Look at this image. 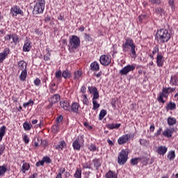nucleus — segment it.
<instances>
[{
  "label": "nucleus",
  "mask_w": 178,
  "mask_h": 178,
  "mask_svg": "<svg viewBox=\"0 0 178 178\" xmlns=\"http://www.w3.org/2000/svg\"><path fill=\"white\" fill-rule=\"evenodd\" d=\"M90 70L92 72H98L99 70V63L97 61H93L90 63Z\"/></svg>",
  "instance_id": "nucleus-24"
},
{
  "label": "nucleus",
  "mask_w": 178,
  "mask_h": 178,
  "mask_svg": "<svg viewBox=\"0 0 178 178\" xmlns=\"http://www.w3.org/2000/svg\"><path fill=\"white\" fill-rule=\"evenodd\" d=\"M5 134H6V126L3 125L0 127V143L2 141Z\"/></svg>",
  "instance_id": "nucleus-29"
},
{
  "label": "nucleus",
  "mask_w": 178,
  "mask_h": 178,
  "mask_svg": "<svg viewBox=\"0 0 178 178\" xmlns=\"http://www.w3.org/2000/svg\"><path fill=\"white\" fill-rule=\"evenodd\" d=\"M80 104L77 102H73L71 105V111L74 113H79V109H80Z\"/></svg>",
  "instance_id": "nucleus-23"
},
{
  "label": "nucleus",
  "mask_w": 178,
  "mask_h": 178,
  "mask_svg": "<svg viewBox=\"0 0 178 178\" xmlns=\"http://www.w3.org/2000/svg\"><path fill=\"white\" fill-rule=\"evenodd\" d=\"M60 106L64 111H69V109H70V103H69L67 100H61L60 102Z\"/></svg>",
  "instance_id": "nucleus-18"
},
{
  "label": "nucleus",
  "mask_w": 178,
  "mask_h": 178,
  "mask_svg": "<svg viewBox=\"0 0 178 178\" xmlns=\"http://www.w3.org/2000/svg\"><path fill=\"white\" fill-rule=\"evenodd\" d=\"M8 54H10V49L9 47H6L4 50L0 53V64L3 63V60L6 59Z\"/></svg>",
  "instance_id": "nucleus-14"
},
{
  "label": "nucleus",
  "mask_w": 178,
  "mask_h": 178,
  "mask_svg": "<svg viewBox=\"0 0 178 178\" xmlns=\"http://www.w3.org/2000/svg\"><path fill=\"white\" fill-rule=\"evenodd\" d=\"M85 40H86V41H92V38H91V35L88 34V33H85Z\"/></svg>",
  "instance_id": "nucleus-61"
},
{
  "label": "nucleus",
  "mask_w": 178,
  "mask_h": 178,
  "mask_svg": "<svg viewBox=\"0 0 178 178\" xmlns=\"http://www.w3.org/2000/svg\"><path fill=\"white\" fill-rule=\"evenodd\" d=\"M33 125L27 122L23 123V128L25 130V131H30Z\"/></svg>",
  "instance_id": "nucleus-35"
},
{
  "label": "nucleus",
  "mask_w": 178,
  "mask_h": 178,
  "mask_svg": "<svg viewBox=\"0 0 178 178\" xmlns=\"http://www.w3.org/2000/svg\"><path fill=\"white\" fill-rule=\"evenodd\" d=\"M23 163L22 172L26 173L30 169V163H26L24 161H23Z\"/></svg>",
  "instance_id": "nucleus-36"
},
{
  "label": "nucleus",
  "mask_w": 178,
  "mask_h": 178,
  "mask_svg": "<svg viewBox=\"0 0 178 178\" xmlns=\"http://www.w3.org/2000/svg\"><path fill=\"white\" fill-rule=\"evenodd\" d=\"M26 79H27V70L22 71L21 74H19L20 81H25Z\"/></svg>",
  "instance_id": "nucleus-33"
},
{
  "label": "nucleus",
  "mask_w": 178,
  "mask_h": 178,
  "mask_svg": "<svg viewBox=\"0 0 178 178\" xmlns=\"http://www.w3.org/2000/svg\"><path fill=\"white\" fill-rule=\"evenodd\" d=\"M156 54H159V45H156L152 50V54L155 55Z\"/></svg>",
  "instance_id": "nucleus-53"
},
{
  "label": "nucleus",
  "mask_w": 178,
  "mask_h": 178,
  "mask_svg": "<svg viewBox=\"0 0 178 178\" xmlns=\"http://www.w3.org/2000/svg\"><path fill=\"white\" fill-rule=\"evenodd\" d=\"M74 178H81V169L76 168L75 173L74 174Z\"/></svg>",
  "instance_id": "nucleus-42"
},
{
  "label": "nucleus",
  "mask_w": 178,
  "mask_h": 178,
  "mask_svg": "<svg viewBox=\"0 0 178 178\" xmlns=\"http://www.w3.org/2000/svg\"><path fill=\"white\" fill-rule=\"evenodd\" d=\"M155 12H156V15H160V16H162V15H163V12H165V10L162 8L157 7L155 8Z\"/></svg>",
  "instance_id": "nucleus-45"
},
{
  "label": "nucleus",
  "mask_w": 178,
  "mask_h": 178,
  "mask_svg": "<svg viewBox=\"0 0 178 178\" xmlns=\"http://www.w3.org/2000/svg\"><path fill=\"white\" fill-rule=\"evenodd\" d=\"M66 169L63 167H61L58 169V172L55 178H62V175L65 173Z\"/></svg>",
  "instance_id": "nucleus-37"
},
{
  "label": "nucleus",
  "mask_w": 178,
  "mask_h": 178,
  "mask_svg": "<svg viewBox=\"0 0 178 178\" xmlns=\"http://www.w3.org/2000/svg\"><path fill=\"white\" fill-rule=\"evenodd\" d=\"M99 62L103 66H109L112 62V57L109 55H102L99 58Z\"/></svg>",
  "instance_id": "nucleus-13"
},
{
  "label": "nucleus",
  "mask_w": 178,
  "mask_h": 178,
  "mask_svg": "<svg viewBox=\"0 0 178 178\" xmlns=\"http://www.w3.org/2000/svg\"><path fill=\"white\" fill-rule=\"evenodd\" d=\"M47 53L44 56V60L45 61H48V60H51V52H49V49H47Z\"/></svg>",
  "instance_id": "nucleus-49"
},
{
  "label": "nucleus",
  "mask_w": 178,
  "mask_h": 178,
  "mask_svg": "<svg viewBox=\"0 0 178 178\" xmlns=\"http://www.w3.org/2000/svg\"><path fill=\"white\" fill-rule=\"evenodd\" d=\"M129 154L126 152V150L122 149L118 154V163L119 165H124L127 162V158Z\"/></svg>",
  "instance_id": "nucleus-10"
},
{
  "label": "nucleus",
  "mask_w": 178,
  "mask_h": 178,
  "mask_svg": "<svg viewBox=\"0 0 178 178\" xmlns=\"http://www.w3.org/2000/svg\"><path fill=\"white\" fill-rule=\"evenodd\" d=\"M165 109L166 111H175L176 109V103L170 102L166 104Z\"/></svg>",
  "instance_id": "nucleus-26"
},
{
  "label": "nucleus",
  "mask_w": 178,
  "mask_h": 178,
  "mask_svg": "<svg viewBox=\"0 0 178 178\" xmlns=\"http://www.w3.org/2000/svg\"><path fill=\"white\" fill-rule=\"evenodd\" d=\"M92 104H93V107L92 109L93 111H97L98 108H99L100 105L98 104V102L97 100H92Z\"/></svg>",
  "instance_id": "nucleus-50"
},
{
  "label": "nucleus",
  "mask_w": 178,
  "mask_h": 178,
  "mask_svg": "<svg viewBox=\"0 0 178 178\" xmlns=\"http://www.w3.org/2000/svg\"><path fill=\"white\" fill-rule=\"evenodd\" d=\"M168 4L170 5L172 10H175V0H169L168 1Z\"/></svg>",
  "instance_id": "nucleus-55"
},
{
  "label": "nucleus",
  "mask_w": 178,
  "mask_h": 178,
  "mask_svg": "<svg viewBox=\"0 0 178 178\" xmlns=\"http://www.w3.org/2000/svg\"><path fill=\"white\" fill-rule=\"evenodd\" d=\"M133 138H134V134H127L120 136L118 139V143L119 145H123V144L129 143V140H133Z\"/></svg>",
  "instance_id": "nucleus-8"
},
{
  "label": "nucleus",
  "mask_w": 178,
  "mask_h": 178,
  "mask_svg": "<svg viewBox=\"0 0 178 178\" xmlns=\"http://www.w3.org/2000/svg\"><path fill=\"white\" fill-rule=\"evenodd\" d=\"M42 159L44 163L49 164V163H51V162H52V160H51V158H49V156H43Z\"/></svg>",
  "instance_id": "nucleus-47"
},
{
  "label": "nucleus",
  "mask_w": 178,
  "mask_h": 178,
  "mask_svg": "<svg viewBox=\"0 0 178 178\" xmlns=\"http://www.w3.org/2000/svg\"><path fill=\"white\" fill-rule=\"evenodd\" d=\"M6 172H8L6 165L3 164V165H0V177L5 176V173H6Z\"/></svg>",
  "instance_id": "nucleus-32"
},
{
  "label": "nucleus",
  "mask_w": 178,
  "mask_h": 178,
  "mask_svg": "<svg viewBox=\"0 0 178 178\" xmlns=\"http://www.w3.org/2000/svg\"><path fill=\"white\" fill-rule=\"evenodd\" d=\"M98 98H99V93L97 91V92H95V93H93L92 101H97V99H98Z\"/></svg>",
  "instance_id": "nucleus-60"
},
{
  "label": "nucleus",
  "mask_w": 178,
  "mask_h": 178,
  "mask_svg": "<svg viewBox=\"0 0 178 178\" xmlns=\"http://www.w3.org/2000/svg\"><path fill=\"white\" fill-rule=\"evenodd\" d=\"M138 161H143V158H135V159H131V163L134 166L137 165L138 163Z\"/></svg>",
  "instance_id": "nucleus-44"
},
{
  "label": "nucleus",
  "mask_w": 178,
  "mask_h": 178,
  "mask_svg": "<svg viewBox=\"0 0 178 178\" xmlns=\"http://www.w3.org/2000/svg\"><path fill=\"white\" fill-rule=\"evenodd\" d=\"M120 126H122V124L120 123H112V124H108L106 125L107 129H108L109 130H113V129H119V127H120Z\"/></svg>",
  "instance_id": "nucleus-30"
},
{
  "label": "nucleus",
  "mask_w": 178,
  "mask_h": 178,
  "mask_svg": "<svg viewBox=\"0 0 178 178\" xmlns=\"http://www.w3.org/2000/svg\"><path fill=\"white\" fill-rule=\"evenodd\" d=\"M34 105V101L29 99V102L23 103L24 108H27V106H33Z\"/></svg>",
  "instance_id": "nucleus-43"
},
{
  "label": "nucleus",
  "mask_w": 178,
  "mask_h": 178,
  "mask_svg": "<svg viewBox=\"0 0 178 178\" xmlns=\"http://www.w3.org/2000/svg\"><path fill=\"white\" fill-rule=\"evenodd\" d=\"M66 142H65V140H61L59 142V144L56 146V149H58V151H62V149H63V148H66Z\"/></svg>",
  "instance_id": "nucleus-27"
},
{
  "label": "nucleus",
  "mask_w": 178,
  "mask_h": 178,
  "mask_svg": "<svg viewBox=\"0 0 178 178\" xmlns=\"http://www.w3.org/2000/svg\"><path fill=\"white\" fill-rule=\"evenodd\" d=\"M63 120V115H60L56 118V124H59Z\"/></svg>",
  "instance_id": "nucleus-54"
},
{
  "label": "nucleus",
  "mask_w": 178,
  "mask_h": 178,
  "mask_svg": "<svg viewBox=\"0 0 178 178\" xmlns=\"http://www.w3.org/2000/svg\"><path fill=\"white\" fill-rule=\"evenodd\" d=\"M51 131L54 134H58L59 133V124H56L53 125L51 128Z\"/></svg>",
  "instance_id": "nucleus-38"
},
{
  "label": "nucleus",
  "mask_w": 178,
  "mask_h": 178,
  "mask_svg": "<svg viewBox=\"0 0 178 178\" xmlns=\"http://www.w3.org/2000/svg\"><path fill=\"white\" fill-rule=\"evenodd\" d=\"M105 116H106V110H105V109L101 110V111L99 114V120H102V119H104V118H105Z\"/></svg>",
  "instance_id": "nucleus-39"
},
{
  "label": "nucleus",
  "mask_w": 178,
  "mask_h": 178,
  "mask_svg": "<svg viewBox=\"0 0 178 178\" xmlns=\"http://www.w3.org/2000/svg\"><path fill=\"white\" fill-rule=\"evenodd\" d=\"M88 149L89 151H90L91 152H95V151H97V145H94V144H91L89 147H88Z\"/></svg>",
  "instance_id": "nucleus-51"
},
{
  "label": "nucleus",
  "mask_w": 178,
  "mask_h": 178,
  "mask_svg": "<svg viewBox=\"0 0 178 178\" xmlns=\"http://www.w3.org/2000/svg\"><path fill=\"white\" fill-rule=\"evenodd\" d=\"M31 49V41L26 40L23 46L24 52H30Z\"/></svg>",
  "instance_id": "nucleus-21"
},
{
  "label": "nucleus",
  "mask_w": 178,
  "mask_h": 178,
  "mask_svg": "<svg viewBox=\"0 0 178 178\" xmlns=\"http://www.w3.org/2000/svg\"><path fill=\"white\" fill-rule=\"evenodd\" d=\"M60 101V95L54 94V95L50 96L49 99V105L47 106V109H50L54 106V104H58Z\"/></svg>",
  "instance_id": "nucleus-11"
},
{
  "label": "nucleus",
  "mask_w": 178,
  "mask_h": 178,
  "mask_svg": "<svg viewBox=\"0 0 178 178\" xmlns=\"http://www.w3.org/2000/svg\"><path fill=\"white\" fill-rule=\"evenodd\" d=\"M22 138L24 143H25L26 144H29V143H30V138H29V136L26 134L22 135Z\"/></svg>",
  "instance_id": "nucleus-52"
},
{
  "label": "nucleus",
  "mask_w": 178,
  "mask_h": 178,
  "mask_svg": "<svg viewBox=\"0 0 178 178\" xmlns=\"http://www.w3.org/2000/svg\"><path fill=\"white\" fill-rule=\"evenodd\" d=\"M174 132H175V129H173V128L166 129L165 130H164V131L163 132L162 134H163V136H164V137L170 138Z\"/></svg>",
  "instance_id": "nucleus-19"
},
{
  "label": "nucleus",
  "mask_w": 178,
  "mask_h": 178,
  "mask_svg": "<svg viewBox=\"0 0 178 178\" xmlns=\"http://www.w3.org/2000/svg\"><path fill=\"white\" fill-rule=\"evenodd\" d=\"M149 2H151V3H153V4H157V5H159L161 3V0H149Z\"/></svg>",
  "instance_id": "nucleus-64"
},
{
  "label": "nucleus",
  "mask_w": 178,
  "mask_h": 178,
  "mask_svg": "<svg viewBox=\"0 0 178 178\" xmlns=\"http://www.w3.org/2000/svg\"><path fill=\"white\" fill-rule=\"evenodd\" d=\"M123 52H131V55L132 56H136V43H134V40L133 38L128 37L124 38V41L122 45Z\"/></svg>",
  "instance_id": "nucleus-1"
},
{
  "label": "nucleus",
  "mask_w": 178,
  "mask_h": 178,
  "mask_svg": "<svg viewBox=\"0 0 178 178\" xmlns=\"http://www.w3.org/2000/svg\"><path fill=\"white\" fill-rule=\"evenodd\" d=\"M79 47H80V38L76 35H72L70 38L68 51L70 52H74V50L77 49Z\"/></svg>",
  "instance_id": "nucleus-4"
},
{
  "label": "nucleus",
  "mask_w": 178,
  "mask_h": 178,
  "mask_svg": "<svg viewBox=\"0 0 178 178\" xmlns=\"http://www.w3.org/2000/svg\"><path fill=\"white\" fill-rule=\"evenodd\" d=\"M156 152L159 155H162L163 156L168 152V147L166 146H159Z\"/></svg>",
  "instance_id": "nucleus-17"
},
{
  "label": "nucleus",
  "mask_w": 178,
  "mask_h": 178,
  "mask_svg": "<svg viewBox=\"0 0 178 178\" xmlns=\"http://www.w3.org/2000/svg\"><path fill=\"white\" fill-rule=\"evenodd\" d=\"M176 91V88H163L162 91L160 92L157 96V101L160 104H165L166 100L169 98V94L175 92Z\"/></svg>",
  "instance_id": "nucleus-2"
},
{
  "label": "nucleus",
  "mask_w": 178,
  "mask_h": 178,
  "mask_svg": "<svg viewBox=\"0 0 178 178\" xmlns=\"http://www.w3.org/2000/svg\"><path fill=\"white\" fill-rule=\"evenodd\" d=\"M92 163L95 169L96 170H99V168H101V165L102 163L101 162V159L95 158L92 160Z\"/></svg>",
  "instance_id": "nucleus-22"
},
{
  "label": "nucleus",
  "mask_w": 178,
  "mask_h": 178,
  "mask_svg": "<svg viewBox=\"0 0 178 178\" xmlns=\"http://www.w3.org/2000/svg\"><path fill=\"white\" fill-rule=\"evenodd\" d=\"M170 85L172 86H178V75H172L170 79Z\"/></svg>",
  "instance_id": "nucleus-20"
},
{
  "label": "nucleus",
  "mask_w": 178,
  "mask_h": 178,
  "mask_svg": "<svg viewBox=\"0 0 178 178\" xmlns=\"http://www.w3.org/2000/svg\"><path fill=\"white\" fill-rule=\"evenodd\" d=\"M55 91H56V83L54 82H51L50 83V92L51 94L55 93Z\"/></svg>",
  "instance_id": "nucleus-40"
},
{
  "label": "nucleus",
  "mask_w": 178,
  "mask_h": 178,
  "mask_svg": "<svg viewBox=\"0 0 178 178\" xmlns=\"http://www.w3.org/2000/svg\"><path fill=\"white\" fill-rule=\"evenodd\" d=\"M44 161L42 159L38 162H36L35 163V166H37V168H40V166H44Z\"/></svg>",
  "instance_id": "nucleus-62"
},
{
  "label": "nucleus",
  "mask_w": 178,
  "mask_h": 178,
  "mask_svg": "<svg viewBox=\"0 0 178 178\" xmlns=\"http://www.w3.org/2000/svg\"><path fill=\"white\" fill-rule=\"evenodd\" d=\"M145 19H147V15H141L138 17V20L140 23H143V22L145 21Z\"/></svg>",
  "instance_id": "nucleus-56"
},
{
  "label": "nucleus",
  "mask_w": 178,
  "mask_h": 178,
  "mask_svg": "<svg viewBox=\"0 0 178 178\" xmlns=\"http://www.w3.org/2000/svg\"><path fill=\"white\" fill-rule=\"evenodd\" d=\"M5 41H6L9 45H12L14 44V45H17L19 42H20V40L19 38V35L16 33H9L5 35L4 37Z\"/></svg>",
  "instance_id": "nucleus-6"
},
{
  "label": "nucleus",
  "mask_w": 178,
  "mask_h": 178,
  "mask_svg": "<svg viewBox=\"0 0 178 178\" xmlns=\"http://www.w3.org/2000/svg\"><path fill=\"white\" fill-rule=\"evenodd\" d=\"M10 13L13 17H16L17 15H19L20 16H24V13L22 11V8H20V6L17 5H15L11 7Z\"/></svg>",
  "instance_id": "nucleus-9"
},
{
  "label": "nucleus",
  "mask_w": 178,
  "mask_h": 178,
  "mask_svg": "<svg viewBox=\"0 0 178 178\" xmlns=\"http://www.w3.org/2000/svg\"><path fill=\"white\" fill-rule=\"evenodd\" d=\"M162 127H159L156 132L154 134V137H159L162 134Z\"/></svg>",
  "instance_id": "nucleus-58"
},
{
  "label": "nucleus",
  "mask_w": 178,
  "mask_h": 178,
  "mask_svg": "<svg viewBox=\"0 0 178 178\" xmlns=\"http://www.w3.org/2000/svg\"><path fill=\"white\" fill-rule=\"evenodd\" d=\"M82 76V73L81 70H77L74 72V80H80V78Z\"/></svg>",
  "instance_id": "nucleus-41"
},
{
  "label": "nucleus",
  "mask_w": 178,
  "mask_h": 178,
  "mask_svg": "<svg viewBox=\"0 0 178 178\" xmlns=\"http://www.w3.org/2000/svg\"><path fill=\"white\" fill-rule=\"evenodd\" d=\"M139 143L140 145H143V147H145V145L148 144V141L146 139H140Z\"/></svg>",
  "instance_id": "nucleus-59"
},
{
  "label": "nucleus",
  "mask_w": 178,
  "mask_h": 178,
  "mask_svg": "<svg viewBox=\"0 0 178 178\" xmlns=\"http://www.w3.org/2000/svg\"><path fill=\"white\" fill-rule=\"evenodd\" d=\"M136 69L135 65H127L121 69L119 72L121 76H127L129 73V72H133Z\"/></svg>",
  "instance_id": "nucleus-12"
},
{
  "label": "nucleus",
  "mask_w": 178,
  "mask_h": 178,
  "mask_svg": "<svg viewBox=\"0 0 178 178\" xmlns=\"http://www.w3.org/2000/svg\"><path fill=\"white\" fill-rule=\"evenodd\" d=\"M35 87H40L41 86V79L40 78H35L33 81Z\"/></svg>",
  "instance_id": "nucleus-48"
},
{
  "label": "nucleus",
  "mask_w": 178,
  "mask_h": 178,
  "mask_svg": "<svg viewBox=\"0 0 178 178\" xmlns=\"http://www.w3.org/2000/svg\"><path fill=\"white\" fill-rule=\"evenodd\" d=\"M3 152H5V145H1L0 146V156H2L3 154Z\"/></svg>",
  "instance_id": "nucleus-63"
},
{
  "label": "nucleus",
  "mask_w": 178,
  "mask_h": 178,
  "mask_svg": "<svg viewBox=\"0 0 178 178\" xmlns=\"http://www.w3.org/2000/svg\"><path fill=\"white\" fill-rule=\"evenodd\" d=\"M167 123L169 126H175L177 123V120L173 117H168L167 119Z\"/></svg>",
  "instance_id": "nucleus-28"
},
{
  "label": "nucleus",
  "mask_w": 178,
  "mask_h": 178,
  "mask_svg": "<svg viewBox=\"0 0 178 178\" xmlns=\"http://www.w3.org/2000/svg\"><path fill=\"white\" fill-rule=\"evenodd\" d=\"M55 77H56V79H61L62 71H60V70L56 71V74H55Z\"/></svg>",
  "instance_id": "nucleus-57"
},
{
  "label": "nucleus",
  "mask_w": 178,
  "mask_h": 178,
  "mask_svg": "<svg viewBox=\"0 0 178 178\" xmlns=\"http://www.w3.org/2000/svg\"><path fill=\"white\" fill-rule=\"evenodd\" d=\"M83 145H84V136L79 135L72 142V148L74 151H80Z\"/></svg>",
  "instance_id": "nucleus-7"
},
{
  "label": "nucleus",
  "mask_w": 178,
  "mask_h": 178,
  "mask_svg": "<svg viewBox=\"0 0 178 178\" xmlns=\"http://www.w3.org/2000/svg\"><path fill=\"white\" fill-rule=\"evenodd\" d=\"M105 178H118V173L110 170L106 173Z\"/></svg>",
  "instance_id": "nucleus-25"
},
{
  "label": "nucleus",
  "mask_w": 178,
  "mask_h": 178,
  "mask_svg": "<svg viewBox=\"0 0 178 178\" xmlns=\"http://www.w3.org/2000/svg\"><path fill=\"white\" fill-rule=\"evenodd\" d=\"M62 77L65 79V80H67V79H70V77H72V72L68 70H65L62 73Z\"/></svg>",
  "instance_id": "nucleus-31"
},
{
  "label": "nucleus",
  "mask_w": 178,
  "mask_h": 178,
  "mask_svg": "<svg viewBox=\"0 0 178 178\" xmlns=\"http://www.w3.org/2000/svg\"><path fill=\"white\" fill-rule=\"evenodd\" d=\"M167 157H168V159H169V161H173V159L176 158V153H175V151L171 150L168 152Z\"/></svg>",
  "instance_id": "nucleus-34"
},
{
  "label": "nucleus",
  "mask_w": 178,
  "mask_h": 178,
  "mask_svg": "<svg viewBox=\"0 0 178 178\" xmlns=\"http://www.w3.org/2000/svg\"><path fill=\"white\" fill-rule=\"evenodd\" d=\"M17 67L19 72L27 70V63L23 60H21L17 62Z\"/></svg>",
  "instance_id": "nucleus-15"
},
{
  "label": "nucleus",
  "mask_w": 178,
  "mask_h": 178,
  "mask_svg": "<svg viewBox=\"0 0 178 178\" xmlns=\"http://www.w3.org/2000/svg\"><path fill=\"white\" fill-rule=\"evenodd\" d=\"M45 9V0H37L33 10V15H42Z\"/></svg>",
  "instance_id": "nucleus-5"
},
{
  "label": "nucleus",
  "mask_w": 178,
  "mask_h": 178,
  "mask_svg": "<svg viewBox=\"0 0 178 178\" xmlns=\"http://www.w3.org/2000/svg\"><path fill=\"white\" fill-rule=\"evenodd\" d=\"M165 63V58L161 53H159L156 55V65L158 67H163Z\"/></svg>",
  "instance_id": "nucleus-16"
},
{
  "label": "nucleus",
  "mask_w": 178,
  "mask_h": 178,
  "mask_svg": "<svg viewBox=\"0 0 178 178\" xmlns=\"http://www.w3.org/2000/svg\"><path fill=\"white\" fill-rule=\"evenodd\" d=\"M88 90L90 92V94H95V92H97L98 91V89H97V88L92 87V86H88Z\"/></svg>",
  "instance_id": "nucleus-46"
},
{
  "label": "nucleus",
  "mask_w": 178,
  "mask_h": 178,
  "mask_svg": "<svg viewBox=\"0 0 178 178\" xmlns=\"http://www.w3.org/2000/svg\"><path fill=\"white\" fill-rule=\"evenodd\" d=\"M157 38L161 44H165L170 40L171 35L167 29H161L157 31Z\"/></svg>",
  "instance_id": "nucleus-3"
}]
</instances>
